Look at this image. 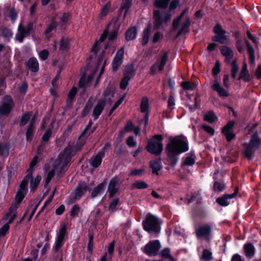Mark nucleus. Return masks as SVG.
<instances>
[{
	"label": "nucleus",
	"instance_id": "obj_3",
	"mask_svg": "<svg viewBox=\"0 0 261 261\" xmlns=\"http://www.w3.org/2000/svg\"><path fill=\"white\" fill-rule=\"evenodd\" d=\"M162 222L159 218L151 214H148L145 219L142 221L143 229L150 234H157L161 230Z\"/></svg>",
	"mask_w": 261,
	"mask_h": 261
},
{
	"label": "nucleus",
	"instance_id": "obj_20",
	"mask_svg": "<svg viewBox=\"0 0 261 261\" xmlns=\"http://www.w3.org/2000/svg\"><path fill=\"white\" fill-rule=\"evenodd\" d=\"M149 166L152 170V173L158 175L159 171L162 169L161 159L150 161Z\"/></svg>",
	"mask_w": 261,
	"mask_h": 261
},
{
	"label": "nucleus",
	"instance_id": "obj_29",
	"mask_svg": "<svg viewBox=\"0 0 261 261\" xmlns=\"http://www.w3.org/2000/svg\"><path fill=\"white\" fill-rule=\"evenodd\" d=\"M93 106V101L92 98L90 97L88 99L86 103V105L83 109L81 115L82 117H85L89 113Z\"/></svg>",
	"mask_w": 261,
	"mask_h": 261
},
{
	"label": "nucleus",
	"instance_id": "obj_26",
	"mask_svg": "<svg viewBox=\"0 0 261 261\" xmlns=\"http://www.w3.org/2000/svg\"><path fill=\"white\" fill-rule=\"evenodd\" d=\"M194 215L197 218L203 219L205 218L208 215V212L205 207H198L193 211Z\"/></svg>",
	"mask_w": 261,
	"mask_h": 261
},
{
	"label": "nucleus",
	"instance_id": "obj_1",
	"mask_svg": "<svg viewBox=\"0 0 261 261\" xmlns=\"http://www.w3.org/2000/svg\"><path fill=\"white\" fill-rule=\"evenodd\" d=\"M188 150L189 145L187 139L178 136L171 139L166 146L167 164L175 167L179 161V155Z\"/></svg>",
	"mask_w": 261,
	"mask_h": 261
},
{
	"label": "nucleus",
	"instance_id": "obj_19",
	"mask_svg": "<svg viewBox=\"0 0 261 261\" xmlns=\"http://www.w3.org/2000/svg\"><path fill=\"white\" fill-rule=\"evenodd\" d=\"M106 186L107 182L106 180H104L103 182L94 187L91 193V198H95L98 195L102 194L105 191Z\"/></svg>",
	"mask_w": 261,
	"mask_h": 261
},
{
	"label": "nucleus",
	"instance_id": "obj_2",
	"mask_svg": "<svg viewBox=\"0 0 261 261\" xmlns=\"http://www.w3.org/2000/svg\"><path fill=\"white\" fill-rule=\"evenodd\" d=\"M67 236V225L63 223L57 233L55 243L52 247L51 251L52 261H63L64 252L61 248L63 246Z\"/></svg>",
	"mask_w": 261,
	"mask_h": 261
},
{
	"label": "nucleus",
	"instance_id": "obj_8",
	"mask_svg": "<svg viewBox=\"0 0 261 261\" xmlns=\"http://www.w3.org/2000/svg\"><path fill=\"white\" fill-rule=\"evenodd\" d=\"M161 244L159 240L150 241L143 247L141 250L148 256H155L159 254L161 248Z\"/></svg>",
	"mask_w": 261,
	"mask_h": 261
},
{
	"label": "nucleus",
	"instance_id": "obj_58",
	"mask_svg": "<svg viewBox=\"0 0 261 261\" xmlns=\"http://www.w3.org/2000/svg\"><path fill=\"white\" fill-rule=\"evenodd\" d=\"M133 5V0H122L120 7V10H130Z\"/></svg>",
	"mask_w": 261,
	"mask_h": 261
},
{
	"label": "nucleus",
	"instance_id": "obj_64",
	"mask_svg": "<svg viewBox=\"0 0 261 261\" xmlns=\"http://www.w3.org/2000/svg\"><path fill=\"white\" fill-rule=\"evenodd\" d=\"M163 34L159 31H156L153 35L152 38V43L155 44L159 42L163 38Z\"/></svg>",
	"mask_w": 261,
	"mask_h": 261
},
{
	"label": "nucleus",
	"instance_id": "obj_48",
	"mask_svg": "<svg viewBox=\"0 0 261 261\" xmlns=\"http://www.w3.org/2000/svg\"><path fill=\"white\" fill-rule=\"evenodd\" d=\"M29 180H30L28 179L23 178L20 184L19 189H18V191H20V192H22L27 194L28 190V186Z\"/></svg>",
	"mask_w": 261,
	"mask_h": 261
},
{
	"label": "nucleus",
	"instance_id": "obj_15",
	"mask_svg": "<svg viewBox=\"0 0 261 261\" xmlns=\"http://www.w3.org/2000/svg\"><path fill=\"white\" fill-rule=\"evenodd\" d=\"M106 104V99H100L98 100L92 111V116L94 120H96L99 118L103 111Z\"/></svg>",
	"mask_w": 261,
	"mask_h": 261
},
{
	"label": "nucleus",
	"instance_id": "obj_63",
	"mask_svg": "<svg viewBox=\"0 0 261 261\" xmlns=\"http://www.w3.org/2000/svg\"><path fill=\"white\" fill-rule=\"evenodd\" d=\"M175 99L174 96L170 94L167 101V107L171 111L175 109Z\"/></svg>",
	"mask_w": 261,
	"mask_h": 261
},
{
	"label": "nucleus",
	"instance_id": "obj_16",
	"mask_svg": "<svg viewBox=\"0 0 261 261\" xmlns=\"http://www.w3.org/2000/svg\"><path fill=\"white\" fill-rule=\"evenodd\" d=\"M238 193L236 190L232 194H225L221 197L216 198V202L221 206H227L229 204L228 199L234 198Z\"/></svg>",
	"mask_w": 261,
	"mask_h": 261
},
{
	"label": "nucleus",
	"instance_id": "obj_39",
	"mask_svg": "<svg viewBox=\"0 0 261 261\" xmlns=\"http://www.w3.org/2000/svg\"><path fill=\"white\" fill-rule=\"evenodd\" d=\"M132 187L138 190L145 189L148 187V185L144 181L138 180L133 183Z\"/></svg>",
	"mask_w": 261,
	"mask_h": 261
},
{
	"label": "nucleus",
	"instance_id": "obj_33",
	"mask_svg": "<svg viewBox=\"0 0 261 261\" xmlns=\"http://www.w3.org/2000/svg\"><path fill=\"white\" fill-rule=\"evenodd\" d=\"M120 26V24L117 25L116 21L114 22L113 30L109 34H108V39L109 41H113L117 38Z\"/></svg>",
	"mask_w": 261,
	"mask_h": 261
},
{
	"label": "nucleus",
	"instance_id": "obj_35",
	"mask_svg": "<svg viewBox=\"0 0 261 261\" xmlns=\"http://www.w3.org/2000/svg\"><path fill=\"white\" fill-rule=\"evenodd\" d=\"M41 179V176L38 175L36 178L34 179V178H30V189L31 192L35 191L38 188L40 180Z\"/></svg>",
	"mask_w": 261,
	"mask_h": 261
},
{
	"label": "nucleus",
	"instance_id": "obj_46",
	"mask_svg": "<svg viewBox=\"0 0 261 261\" xmlns=\"http://www.w3.org/2000/svg\"><path fill=\"white\" fill-rule=\"evenodd\" d=\"M231 76L234 79L236 77L237 73L238 72L239 67L237 63V59L233 60L231 64Z\"/></svg>",
	"mask_w": 261,
	"mask_h": 261
},
{
	"label": "nucleus",
	"instance_id": "obj_13",
	"mask_svg": "<svg viewBox=\"0 0 261 261\" xmlns=\"http://www.w3.org/2000/svg\"><path fill=\"white\" fill-rule=\"evenodd\" d=\"M68 156L69 155H66L65 152L62 151L55 162L54 167L59 169L60 171L63 170L70 161Z\"/></svg>",
	"mask_w": 261,
	"mask_h": 261
},
{
	"label": "nucleus",
	"instance_id": "obj_42",
	"mask_svg": "<svg viewBox=\"0 0 261 261\" xmlns=\"http://www.w3.org/2000/svg\"><path fill=\"white\" fill-rule=\"evenodd\" d=\"M35 126L29 124L25 132L26 140L27 141H31L34 135Z\"/></svg>",
	"mask_w": 261,
	"mask_h": 261
},
{
	"label": "nucleus",
	"instance_id": "obj_24",
	"mask_svg": "<svg viewBox=\"0 0 261 261\" xmlns=\"http://www.w3.org/2000/svg\"><path fill=\"white\" fill-rule=\"evenodd\" d=\"M196 155L194 151H191L189 155L187 156L181 163V166H193L195 163Z\"/></svg>",
	"mask_w": 261,
	"mask_h": 261
},
{
	"label": "nucleus",
	"instance_id": "obj_49",
	"mask_svg": "<svg viewBox=\"0 0 261 261\" xmlns=\"http://www.w3.org/2000/svg\"><path fill=\"white\" fill-rule=\"evenodd\" d=\"M217 119L213 111H209L204 115V120L209 123H213Z\"/></svg>",
	"mask_w": 261,
	"mask_h": 261
},
{
	"label": "nucleus",
	"instance_id": "obj_43",
	"mask_svg": "<svg viewBox=\"0 0 261 261\" xmlns=\"http://www.w3.org/2000/svg\"><path fill=\"white\" fill-rule=\"evenodd\" d=\"M168 52L166 51L162 55L159 65L158 64V68L159 71H163L164 67L168 61Z\"/></svg>",
	"mask_w": 261,
	"mask_h": 261
},
{
	"label": "nucleus",
	"instance_id": "obj_21",
	"mask_svg": "<svg viewBox=\"0 0 261 261\" xmlns=\"http://www.w3.org/2000/svg\"><path fill=\"white\" fill-rule=\"evenodd\" d=\"M137 29L136 26H132L127 29L125 32V38L127 41L135 39L137 36Z\"/></svg>",
	"mask_w": 261,
	"mask_h": 261
},
{
	"label": "nucleus",
	"instance_id": "obj_30",
	"mask_svg": "<svg viewBox=\"0 0 261 261\" xmlns=\"http://www.w3.org/2000/svg\"><path fill=\"white\" fill-rule=\"evenodd\" d=\"M93 106V101L92 98L90 97L88 99L86 103V105L83 109L81 115L82 117H85L89 113Z\"/></svg>",
	"mask_w": 261,
	"mask_h": 261
},
{
	"label": "nucleus",
	"instance_id": "obj_59",
	"mask_svg": "<svg viewBox=\"0 0 261 261\" xmlns=\"http://www.w3.org/2000/svg\"><path fill=\"white\" fill-rule=\"evenodd\" d=\"M115 242L114 240L112 241L109 244L107 248V254L110 255L109 258L112 259V257L114 254V248H115Z\"/></svg>",
	"mask_w": 261,
	"mask_h": 261
},
{
	"label": "nucleus",
	"instance_id": "obj_51",
	"mask_svg": "<svg viewBox=\"0 0 261 261\" xmlns=\"http://www.w3.org/2000/svg\"><path fill=\"white\" fill-rule=\"evenodd\" d=\"M225 187L226 186L224 184L216 181L214 183L213 189L215 192H221L224 190Z\"/></svg>",
	"mask_w": 261,
	"mask_h": 261
},
{
	"label": "nucleus",
	"instance_id": "obj_14",
	"mask_svg": "<svg viewBox=\"0 0 261 261\" xmlns=\"http://www.w3.org/2000/svg\"><path fill=\"white\" fill-rule=\"evenodd\" d=\"M124 47H121L116 53L112 61V70L116 71L122 64L124 58Z\"/></svg>",
	"mask_w": 261,
	"mask_h": 261
},
{
	"label": "nucleus",
	"instance_id": "obj_36",
	"mask_svg": "<svg viewBox=\"0 0 261 261\" xmlns=\"http://www.w3.org/2000/svg\"><path fill=\"white\" fill-rule=\"evenodd\" d=\"M10 148L9 143H0V156L7 157L9 155Z\"/></svg>",
	"mask_w": 261,
	"mask_h": 261
},
{
	"label": "nucleus",
	"instance_id": "obj_60",
	"mask_svg": "<svg viewBox=\"0 0 261 261\" xmlns=\"http://www.w3.org/2000/svg\"><path fill=\"white\" fill-rule=\"evenodd\" d=\"M111 6V3L110 2H109L101 8L100 11V14L102 16H105L108 15Z\"/></svg>",
	"mask_w": 261,
	"mask_h": 261
},
{
	"label": "nucleus",
	"instance_id": "obj_7",
	"mask_svg": "<svg viewBox=\"0 0 261 261\" xmlns=\"http://www.w3.org/2000/svg\"><path fill=\"white\" fill-rule=\"evenodd\" d=\"M213 32L215 35L212 36V41L221 44H227L229 41L228 36L226 35L227 32L223 29L220 23H217L213 28Z\"/></svg>",
	"mask_w": 261,
	"mask_h": 261
},
{
	"label": "nucleus",
	"instance_id": "obj_34",
	"mask_svg": "<svg viewBox=\"0 0 261 261\" xmlns=\"http://www.w3.org/2000/svg\"><path fill=\"white\" fill-rule=\"evenodd\" d=\"M93 124V122L92 119H90L88 124L86 125L83 130L80 134L79 139L84 137L86 136H87V137H89L91 136L92 134H90V132L91 130V127L92 126Z\"/></svg>",
	"mask_w": 261,
	"mask_h": 261
},
{
	"label": "nucleus",
	"instance_id": "obj_61",
	"mask_svg": "<svg viewBox=\"0 0 261 261\" xmlns=\"http://www.w3.org/2000/svg\"><path fill=\"white\" fill-rule=\"evenodd\" d=\"M26 195L25 193L17 191L15 196V202L17 204H20Z\"/></svg>",
	"mask_w": 261,
	"mask_h": 261
},
{
	"label": "nucleus",
	"instance_id": "obj_9",
	"mask_svg": "<svg viewBox=\"0 0 261 261\" xmlns=\"http://www.w3.org/2000/svg\"><path fill=\"white\" fill-rule=\"evenodd\" d=\"M14 106V101L11 95L7 94L4 96L0 105V116H9Z\"/></svg>",
	"mask_w": 261,
	"mask_h": 261
},
{
	"label": "nucleus",
	"instance_id": "obj_54",
	"mask_svg": "<svg viewBox=\"0 0 261 261\" xmlns=\"http://www.w3.org/2000/svg\"><path fill=\"white\" fill-rule=\"evenodd\" d=\"M145 172L144 167L140 169H133L129 173V176H141Z\"/></svg>",
	"mask_w": 261,
	"mask_h": 261
},
{
	"label": "nucleus",
	"instance_id": "obj_28",
	"mask_svg": "<svg viewBox=\"0 0 261 261\" xmlns=\"http://www.w3.org/2000/svg\"><path fill=\"white\" fill-rule=\"evenodd\" d=\"M150 31L151 24H149L143 31L142 38L141 41V44L143 46H145L147 44L149 39Z\"/></svg>",
	"mask_w": 261,
	"mask_h": 261
},
{
	"label": "nucleus",
	"instance_id": "obj_12",
	"mask_svg": "<svg viewBox=\"0 0 261 261\" xmlns=\"http://www.w3.org/2000/svg\"><path fill=\"white\" fill-rule=\"evenodd\" d=\"M91 190L88 183L85 181H80L75 190L74 198L75 199H81L86 192L90 191Z\"/></svg>",
	"mask_w": 261,
	"mask_h": 261
},
{
	"label": "nucleus",
	"instance_id": "obj_23",
	"mask_svg": "<svg viewBox=\"0 0 261 261\" xmlns=\"http://www.w3.org/2000/svg\"><path fill=\"white\" fill-rule=\"evenodd\" d=\"M244 254L246 257L251 258L254 256L255 249L253 245L251 243L245 244L243 247Z\"/></svg>",
	"mask_w": 261,
	"mask_h": 261
},
{
	"label": "nucleus",
	"instance_id": "obj_27",
	"mask_svg": "<svg viewBox=\"0 0 261 261\" xmlns=\"http://www.w3.org/2000/svg\"><path fill=\"white\" fill-rule=\"evenodd\" d=\"M244 42L247 46V53L249 55V61L251 63H253L254 62L255 60L254 49L246 38L244 39Z\"/></svg>",
	"mask_w": 261,
	"mask_h": 261
},
{
	"label": "nucleus",
	"instance_id": "obj_18",
	"mask_svg": "<svg viewBox=\"0 0 261 261\" xmlns=\"http://www.w3.org/2000/svg\"><path fill=\"white\" fill-rule=\"evenodd\" d=\"M26 67L32 72H37L39 69V64L35 57H31L25 63Z\"/></svg>",
	"mask_w": 261,
	"mask_h": 261
},
{
	"label": "nucleus",
	"instance_id": "obj_6",
	"mask_svg": "<svg viewBox=\"0 0 261 261\" xmlns=\"http://www.w3.org/2000/svg\"><path fill=\"white\" fill-rule=\"evenodd\" d=\"M153 28L155 30H164L163 23L167 24L171 20V14L168 11L163 16V12L159 10H154L152 14Z\"/></svg>",
	"mask_w": 261,
	"mask_h": 261
},
{
	"label": "nucleus",
	"instance_id": "obj_57",
	"mask_svg": "<svg viewBox=\"0 0 261 261\" xmlns=\"http://www.w3.org/2000/svg\"><path fill=\"white\" fill-rule=\"evenodd\" d=\"M130 80V77H129L127 75L123 76L120 83V88L122 90H125L128 84V82Z\"/></svg>",
	"mask_w": 261,
	"mask_h": 261
},
{
	"label": "nucleus",
	"instance_id": "obj_40",
	"mask_svg": "<svg viewBox=\"0 0 261 261\" xmlns=\"http://www.w3.org/2000/svg\"><path fill=\"white\" fill-rule=\"evenodd\" d=\"M220 51L221 54L225 57L233 55V50L226 45L221 46L220 47Z\"/></svg>",
	"mask_w": 261,
	"mask_h": 261
},
{
	"label": "nucleus",
	"instance_id": "obj_45",
	"mask_svg": "<svg viewBox=\"0 0 261 261\" xmlns=\"http://www.w3.org/2000/svg\"><path fill=\"white\" fill-rule=\"evenodd\" d=\"M126 96V93H124L118 100H117L109 112L108 115L111 116L114 111L122 103Z\"/></svg>",
	"mask_w": 261,
	"mask_h": 261
},
{
	"label": "nucleus",
	"instance_id": "obj_52",
	"mask_svg": "<svg viewBox=\"0 0 261 261\" xmlns=\"http://www.w3.org/2000/svg\"><path fill=\"white\" fill-rule=\"evenodd\" d=\"M70 48L69 42L63 37L60 40V49L62 51H68Z\"/></svg>",
	"mask_w": 261,
	"mask_h": 261
},
{
	"label": "nucleus",
	"instance_id": "obj_56",
	"mask_svg": "<svg viewBox=\"0 0 261 261\" xmlns=\"http://www.w3.org/2000/svg\"><path fill=\"white\" fill-rule=\"evenodd\" d=\"M24 27L32 37L35 36L36 25L33 22L30 21L28 22Z\"/></svg>",
	"mask_w": 261,
	"mask_h": 261
},
{
	"label": "nucleus",
	"instance_id": "obj_10",
	"mask_svg": "<svg viewBox=\"0 0 261 261\" xmlns=\"http://www.w3.org/2000/svg\"><path fill=\"white\" fill-rule=\"evenodd\" d=\"M212 232V227L209 224H204L195 229V235L197 239H203L206 241L210 240Z\"/></svg>",
	"mask_w": 261,
	"mask_h": 261
},
{
	"label": "nucleus",
	"instance_id": "obj_47",
	"mask_svg": "<svg viewBox=\"0 0 261 261\" xmlns=\"http://www.w3.org/2000/svg\"><path fill=\"white\" fill-rule=\"evenodd\" d=\"M171 0H156L154 5L155 7L160 9H166L169 5Z\"/></svg>",
	"mask_w": 261,
	"mask_h": 261
},
{
	"label": "nucleus",
	"instance_id": "obj_37",
	"mask_svg": "<svg viewBox=\"0 0 261 261\" xmlns=\"http://www.w3.org/2000/svg\"><path fill=\"white\" fill-rule=\"evenodd\" d=\"M32 116L31 112H27L24 114H22L19 122V125L20 127H22L26 125Z\"/></svg>",
	"mask_w": 261,
	"mask_h": 261
},
{
	"label": "nucleus",
	"instance_id": "obj_22",
	"mask_svg": "<svg viewBox=\"0 0 261 261\" xmlns=\"http://www.w3.org/2000/svg\"><path fill=\"white\" fill-rule=\"evenodd\" d=\"M212 87L214 90L217 92L219 96L227 97L229 96L228 92L221 87L217 81H215Z\"/></svg>",
	"mask_w": 261,
	"mask_h": 261
},
{
	"label": "nucleus",
	"instance_id": "obj_4",
	"mask_svg": "<svg viewBox=\"0 0 261 261\" xmlns=\"http://www.w3.org/2000/svg\"><path fill=\"white\" fill-rule=\"evenodd\" d=\"M261 145V138L259 137L258 132L256 131L251 136L249 143H245L243 146L245 150L243 154L248 160H251L254 152L258 150Z\"/></svg>",
	"mask_w": 261,
	"mask_h": 261
},
{
	"label": "nucleus",
	"instance_id": "obj_62",
	"mask_svg": "<svg viewBox=\"0 0 261 261\" xmlns=\"http://www.w3.org/2000/svg\"><path fill=\"white\" fill-rule=\"evenodd\" d=\"M235 47L240 54L244 53L243 42L241 39H237L235 42Z\"/></svg>",
	"mask_w": 261,
	"mask_h": 261
},
{
	"label": "nucleus",
	"instance_id": "obj_5",
	"mask_svg": "<svg viewBox=\"0 0 261 261\" xmlns=\"http://www.w3.org/2000/svg\"><path fill=\"white\" fill-rule=\"evenodd\" d=\"M163 139L164 137L162 135H154L151 139L148 140L145 147L146 150L156 156L160 155L163 150Z\"/></svg>",
	"mask_w": 261,
	"mask_h": 261
},
{
	"label": "nucleus",
	"instance_id": "obj_38",
	"mask_svg": "<svg viewBox=\"0 0 261 261\" xmlns=\"http://www.w3.org/2000/svg\"><path fill=\"white\" fill-rule=\"evenodd\" d=\"M136 70L134 69V65L133 63L126 65L123 75L124 76L127 75L130 77V79L135 75Z\"/></svg>",
	"mask_w": 261,
	"mask_h": 261
},
{
	"label": "nucleus",
	"instance_id": "obj_25",
	"mask_svg": "<svg viewBox=\"0 0 261 261\" xmlns=\"http://www.w3.org/2000/svg\"><path fill=\"white\" fill-rule=\"evenodd\" d=\"M249 77L250 75L247 69V64L245 63L242 66L238 80H243L245 82H249L250 80Z\"/></svg>",
	"mask_w": 261,
	"mask_h": 261
},
{
	"label": "nucleus",
	"instance_id": "obj_32",
	"mask_svg": "<svg viewBox=\"0 0 261 261\" xmlns=\"http://www.w3.org/2000/svg\"><path fill=\"white\" fill-rule=\"evenodd\" d=\"M140 110L142 113H149V106L148 99L146 96H143L142 98L140 104Z\"/></svg>",
	"mask_w": 261,
	"mask_h": 261
},
{
	"label": "nucleus",
	"instance_id": "obj_31",
	"mask_svg": "<svg viewBox=\"0 0 261 261\" xmlns=\"http://www.w3.org/2000/svg\"><path fill=\"white\" fill-rule=\"evenodd\" d=\"M180 86L186 91H193L196 89L197 84L189 81H184L181 83Z\"/></svg>",
	"mask_w": 261,
	"mask_h": 261
},
{
	"label": "nucleus",
	"instance_id": "obj_50",
	"mask_svg": "<svg viewBox=\"0 0 261 261\" xmlns=\"http://www.w3.org/2000/svg\"><path fill=\"white\" fill-rule=\"evenodd\" d=\"M102 162L101 157L99 155H95L94 158H92L90 160V165L93 168H96L98 167Z\"/></svg>",
	"mask_w": 261,
	"mask_h": 261
},
{
	"label": "nucleus",
	"instance_id": "obj_11",
	"mask_svg": "<svg viewBox=\"0 0 261 261\" xmlns=\"http://www.w3.org/2000/svg\"><path fill=\"white\" fill-rule=\"evenodd\" d=\"M234 124V121H229L222 129V134L225 136L226 141L228 142L236 138V135L233 133Z\"/></svg>",
	"mask_w": 261,
	"mask_h": 261
},
{
	"label": "nucleus",
	"instance_id": "obj_53",
	"mask_svg": "<svg viewBox=\"0 0 261 261\" xmlns=\"http://www.w3.org/2000/svg\"><path fill=\"white\" fill-rule=\"evenodd\" d=\"M120 203V199L119 198H116L113 199L112 200L109 204V210L112 212H114L116 209L117 205Z\"/></svg>",
	"mask_w": 261,
	"mask_h": 261
},
{
	"label": "nucleus",
	"instance_id": "obj_55",
	"mask_svg": "<svg viewBox=\"0 0 261 261\" xmlns=\"http://www.w3.org/2000/svg\"><path fill=\"white\" fill-rule=\"evenodd\" d=\"M201 258L203 260L206 261L213 260V258L212 252L207 249H203Z\"/></svg>",
	"mask_w": 261,
	"mask_h": 261
},
{
	"label": "nucleus",
	"instance_id": "obj_17",
	"mask_svg": "<svg viewBox=\"0 0 261 261\" xmlns=\"http://www.w3.org/2000/svg\"><path fill=\"white\" fill-rule=\"evenodd\" d=\"M118 182V179L116 176H115L112 178L110 180L108 188V192H109V198H112L114 197L115 195L117 193L118 189L116 187Z\"/></svg>",
	"mask_w": 261,
	"mask_h": 261
},
{
	"label": "nucleus",
	"instance_id": "obj_41",
	"mask_svg": "<svg viewBox=\"0 0 261 261\" xmlns=\"http://www.w3.org/2000/svg\"><path fill=\"white\" fill-rule=\"evenodd\" d=\"M93 239H94V232L93 231H89L88 233V243L87 246V250L88 252L92 253L93 250Z\"/></svg>",
	"mask_w": 261,
	"mask_h": 261
},
{
	"label": "nucleus",
	"instance_id": "obj_44",
	"mask_svg": "<svg viewBox=\"0 0 261 261\" xmlns=\"http://www.w3.org/2000/svg\"><path fill=\"white\" fill-rule=\"evenodd\" d=\"M161 256L163 258L169 259L170 261H175V259L170 254V249L169 248H165L162 250Z\"/></svg>",
	"mask_w": 261,
	"mask_h": 261
}]
</instances>
